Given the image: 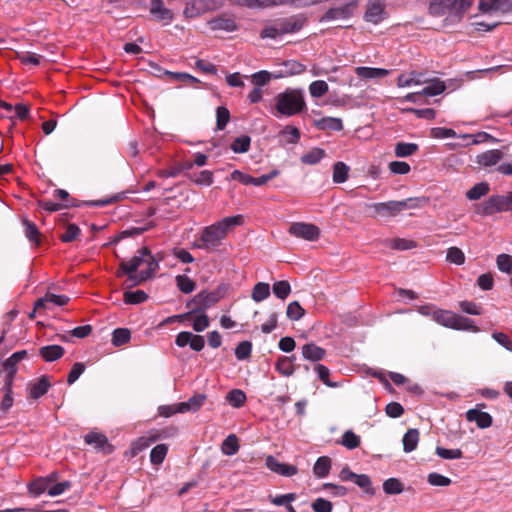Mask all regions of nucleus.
<instances>
[{"mask_svg": "<svg viewBox=\"0 0 512 512\" xmlns=\"http://www.w3.org/2000/svg\"><path fill=\"white\" fill-rule=\"evenodd\" d=\"M305 310L297 301H293L288 304L286 315L289 319L297 321L304 316Z\"/></svg>", "mask_w": 512, "mask_h": 512, "instance_id": "obj_49", "label": "nucleus"}, {"mask_svg": "<svg viewBox=\"0 0 512 512\" xmlns=\"http://www.w3.org/2000/svg\"><path fill=\"white\" fill-rule=\"evenodd\" d=\"M436 454L443 459H460L463 455L460 449H446L443 447H437Z\"/></svg>", "mask_w": 512, "mask_h": 512, "instance_id": "obj_59", "label": "nucleus"}, {"mask_svg": "<svg viewBox=\"0 0 512 512\" xmlns=\"http://www.w3.org/2000/svg\"><path fill=\"white\" fill-rule=\"evenodd\" d=\"M312 508L315 512H331L332 503L324 498H317L312 503Z\"/></svg>", "mask_w": 512, "mask_h": 512, "instance_id": "obj_64", "label": "nucleus"}, {"mask_svg": "<svg viewBox=\"0 0 512 512\" xmlns=\"http://www.w3.org/2000/svg\"><path fill=\"white\" fill-rule=\"evenodd\" d=\"M176 282H177L178 288L183 293H191L195 289L194 281L191 280L190 278H188L187 276H184V275L177 276Z\"/></svg>", "mask_w": 512, "mask_h": 512, "instance_id": "obj_58", "label": "nucleus"}, {"mask_svg": "<svg viewBox=\"0 0 512 512\" xmlns=\"http://www.w3.org/2000/svg\"><path fill=\"white\" fill-rule=\"evenodd\" d=\"M147 294L142 290L126 291L124 293V302L127 304H140L147 299Z\"/></svg>", "mask_w": 512, "mask_h": 512, "instance_id": "obj_50", "label": "nucleus"}, {"mask_svg": "<svg viewBox=\"0 0 512 512\" xmlns=\"http://www.w3.org/2000/svg\"><path fill=\"white\" fill-rule=\"evenodd\" d=\"M162 257L156 258L147 247L139 249L129 260H123L117 276L128 275L131 285L139 284L151 278L159 268V261Z\"/></svg>", "mask_w": 512, "mask_h": 512, "instance_id": "obj_1", "label": "nucleus"}, {"mask_svg": "<svg viewBox=\"0 0 512 512\" xmlns=\"http://www.w3.org/2000/svg\"><path fill=\"white\" fill-rule=\"evenodd\" d=\"M276 369L284 376H290L294 372V368L290 359L284 357L277 361Z\"/></svg>", "mask_w": 512, "mask_h": 512, "instance_id": "obj_60", "label": "nucleus"}, {"mask_svg": "<svg viewBox=\"0 0 512 512\" xmlns=\"http://www.w3.org/2000/svg\"><path fill=\"white\" fill-rule=\"evenodd\" d=\"M243 223L242 215L225 217L209 226H206L200 234L199 248L207 251H216L223 240L234 227Z\"/></svg>", "mask_w": 512, "mask_h": 512, "instance_id": "obj_2", "label": "nucleus"}, {"mask_svg": "<svg viewBox=\"0 0 512 512\" xmlns=\"http://www.w3.org/2000/svg\"><path fill=\"white\" fill-rule=\"evenodd\" d=\"M225 0H188L183 10L186 19H193L223 6Z\"/></svg>", "mask_w": 512, "mask_h": 512, "instance_id": "obj_8", "label": "nucleus"}, {"mask_svg": "<svg viewBox=\"0 0 512 512\" xmlns=\"http://www.w3.org/2000/svg\"><path fill=\"white\" fill-rule=\"evenodd\" d=\"M460 137L464 139L471 138L472 145H478L485 142L498 143L499 141L497 138L486 132H478L476 134H464L461 135Z\"/></svg>", "mask_w": 512, "mask_h": 512, "instance_id": "obj_37", "label": "nucleus"}, {"mask_svg": "<svg viewBox=\"0 0 512 512\" xmlns=\"http://www.w3.org/2000/svg\"><path fill=\"white\" fill-rule=\"evenodd\" d=\"M427 481L430 485L432 486H448L450 485L451 483V480L446 477V476H443L439 473H430L427 477Z\"/></svg>", "mask_w": 512, "mask_h": 512, "instance_id": "obj_61", "label": "nucleus"}, {"mask_svg": "<svg viewBox=\"0 0 512 512\" xmlns=\"http://www.w3.org/2000/svg\"><path fill=\"white\" fill-rule=\"evenodd\" d=\"M314 126L319 130L340 131L343 129L342 120L336 117H322L315 119Z\"/></svg>", "mask_w": 512, "mask_h": 512, "instance_id": "obj_24", "label": "nucleus"}, {"mask_svg": "<svg viewBox=\"0 0 512 512\" xmlns=\"http://www.w3.org/2000/svg\"><path fill=\"white\" fill-rule=\"evenodd\" d=\"M56 479V473H51L44 478H38L28 486L29 492L34 496H39L45 492L49 494L51 484L55 482Z\"/></svg>", "mask_w": 512, "mask_h": 512, "instance_id": "obj_19", "label": "nucleus"}, {"mask_svg": "<svg viewBox=\"0 0 512 512\" xmlns=\"http://www.w3.org/2000/svg\"><path fill=\"white\" fill-rule=\"evenodd\" d=\"M302 27V22L295 17L278 19L268 22L260 33L262 39H278L286 34H291L299 31Z\"/></svg>", "mask_w": 512, "mask_h": 512, "instance_id": "obj_5", "label": "nucleus"}, {"mask_svg": "<svg viewBox=\"0 0 512 512\" xmlns=\"http://www.w3.org/2000/svg\"><path fill=\"white\" fill-rule=\"evenodd\" d=\"M289 234L306 241H315L320 236V229L311 223L294 222L289 226Z\"/></svg>", "mask_w": 512, "mask_h": 512, "instance_id": "obj_11", "label": "nucleus"}, {"mask_svg": "<svg viewBox=\"0 0 512 512\" xmlns=\"http://www.w3.org/2000/svg\"><path fill=\"white\" fill-rule=\"evenodd\" d=\"M227 400L232 406L239 408L244 405L246 395L242 390L234 389L228 393Z\"/></svg>", "mask_w": 512, "mask_h": 512, "instance_id": "obj_52", "label": "nucleus"}, {"mask_svg": "<svg viewBox=\"0 0 512 512\" xmlns=\"http://www.w3.org/2000/svg\"><path fill=\"white\" fill-rule=\"evenodd\" d=\"M270 296V285L265 282H258L252 289L251 298L259 303Z\"/></svg>", "mask_w": 512, "mask_h": 512, "instance_id": "obj_34", "label": "nucleus"}, {"mask_svg": "<svg viewBox=\"0 0 512 512\" xmlns=\"http://www.w3.org/2000/svg\"><path fill=\"white\" fill-rule=\"evenodd\" d=\"M479 9L483 13L508 12L512 9V0H480Z\"/></svg>", "mask_w": 512, "mask_h": 512, "instance_id": "obj_17", "label": "nucleus"}, {"mask_svg": "<svg viewBox=\"0 0 512 512\" xmlns=\"http://www.w3.org/2000/svg\"><path fill=\"white\" fill-rule=\"evenodd\" d=\"M489 189L488 183L480 182L466 192V197L469 200H478L485 196L489 192Z\"/></svg>", "mask_w": 512, "mask_h": 512, "instance_id": "obj_38", "label": "nucleus"}, {"mask_svg": "<svg viewBox=\"0 0 512 512\" xmlns=\"http://www.w3.org/2000/svg\"><path fill=\"white\" fill-rule=\"evenodd\" d=\"M84 440L88 445L93 446L95 449L111 452V445L108 444L107 437L98 432H90L84 436Z\"/></svg>", "mask_w": 512, "mask_h": 512, "instance_id": "obj_23", "label": "nucleus"}, {"mask_svg": "<svg viewBox=\"0 0 512 512\" xmlns=\"http://www.w3.org/2000/svg\"><path fill=\"white\" fill-rule=\"evenodd\" d=\"M50 383L47 377H41L39 380L29 384V396L38 399L43 396L49 389Z\"/></svg>", "mask_w": 512, "mask_h": 512, "instance_id": "obj_28", "label": "nucleus"}, {"mask_svg": "<svg viewBox=\"0 0 512 512\" xmlns=\"http://www.w3.org/2000/svg\"><path fill=\"white\" fill-rule=\"evenodd\" d=\"M474 0H430L429 12L433 16L445 17L447 24L462 20Z\"/></svg>", "mask_w": 512, "mask_h": 512, "instance_id": "obj_3", "label": "nucleus"}, {"mask_svg": "<svg viewBox=\"0 0 512 512\" xmlns=\"http://www.w3.org/2000/svg\"><path fill=\"white\" fill-rule=\"evenodd\" d=\"M418 150V145L415 143L399 142L395 146V155L397 157H408L413 155Z\"/></svg>", "mask_w": 512, "mask_h": 512, "instance_id": "obj_42", "label": "nucleus"}, {"mask_svg": "<svg viewBox=\"0 0 512 512\" xmlns=\"http://www.w3.org/2000/svg\"><path fill=\"white\" fill-rule=\"evenodd\" d=\"M217 129L223 130L230 119V113L227 108L220 106L216 109Z\"/></svg>", "mask_w": 512, "mask_h": 512, "instance_id": "obj_57", "label": "nucleus"}, {"mask_svg": "<svg viewBox=\"0 0 512 512\" xmlns=\"http://www.w3.org/2000/svg\"><path fill=\"white\" fill-rule=\"evenodd\" d=\"M251 139L249 136L242 135L237 137L231 144L234 153H245L250 148Z\"/></svg>", "mask_w": 512, "mask_h": 512, "instance_id": "obj_44", "label": "nucleus"}, {"mask_svg": "<svg viewBox=\"0 0 512 512\" xmlns=\"http://www.w3.org/2000/svg\"><path fill=\"white\" fill-rule=\"evenodd\" d=\"M266 466L272 472L285 477H291L298 473V468L294 465L281 463L273 456L269 455L266 458Z\"/></svg>", "mask_w": 512, "mask_h": 512, "instance_id": "obj_16", "label": "nucleus"}, {"mask_svg": "<svg viewBox=\"0 0 512 512\" xmlns=\"http://www.w3.org/2000/svg\"><path fill=\"white\" fill-rule=\"evenodd\" d=\"M349 167L343 162L335 163L333 167V181L335 183H343L348 178Z\"/></svg>", "mask_w": 512, "mask_h": 512, "instance_id": "obj_43", "label": "nucleus"}, {"mask_svg": "<svg viewBox=\"0 0 512 512\" xmlns=\"http://www.w3.org/2000/svg\"><path fill=\"white\" fill-rule=\"evenodd\" d=\"M236 3L247 6L250 8L254 7H269L278 6L283 4H296L297 0H234Z\"/></svg>", "mask_w": 512, "mask_h": 512, "instance_id": "obj_25", "label": "nucleus"}, {"mask_svg": "<svg viewBox=\"0 0 512 512\" xmlns=\"http://www.w3.org/2000/svg\"><path fill=\"white\" fill-rule=\"evenodd\" d=\"M150 13L164 25L170 24L174 19L173 12L164 6L163 0H151Z\"/></svg>", "mask_w": 512, "mask_h": 512, "instance_id": "obj_13", "label": "nucleus"}, {"mask_svg": "<svg viewBox=\"0 0 512 512\" xmlns=\"http://www.w3.org/2000/svg\"><path fill=\"white\" fill-rule=\"evenodd\" d=\"M354 483L357 486H359L360 488H362L366 493H370V494L374 493L372 484H371V480L367 475H365V474L358 475L357 474L355 477Z\"/></svg>", "mask_w": 512, "mask_h": 512, "instance_id": "obj_63", "label": "nucleus"}, {"mask_svg": "<svg viewBox=\"0 0 512 512\" xmlns=\"http://www.w3.org/2000/svg\"><path fill=\"white\" fill-rule=\"evenodd\" d=\"M272 290L277 298L285 300L291 293V285L285 280L276 281L273 284Z\"/></svg>", "mask_w": 512, "mask_h": 512, "instance_id": "obj_39", "label": "nucleus"}, {"mask_svg": "<svg viewBox=\"0 0 512 512\" xmlns=\"http://www.w3.org/2000/svg\"><path fill=\"white\" fill-rule=\"evenodd\" d=\"M205 401L204 395H196L190 398L186 402H182L177 406L178 412H186V411H197Z\"/></svg>", "mask_w": 512, "mask_h": 512, "instance_id": "obj_33", "label": "nucleus"}, {"mask_svg": "<svg viewBox=\"0 0 512 512\" xmlns=\"http://www.w3.org/2000/svg\"><path fill=\"white\" fill-rule=\"evenodd\" d=\"M23 225L25 227L24 233L25 236L33 243L38 244L39 243V231L35 224L28 220H23Z\"/></svg>", "mask_w": 512, "mask_h": 512, "instance_id": "obj_56", "label": "nucleus"}, {"mask_svg": "<svg viewBox=\"0 0 512 512\" xmlns=\"http://www.w3.org/2000/svg\"><path fill=\"white\" fill-rule=\"evenodd\" d=\"M420 439V433L418 429L411 428L408 429V431L404 434L402 443H403V450L405 453H410L414 451L419 443Z\"/></svg>", "mask_w": 512, "mask_h": 512, "instance_id": "obj_27", "label": "nucleus"}, {"mask_svg": "<svg viewBox=\"0 0 512 512\" xmlns=\"http://www.w3.org/2000/svg\"><path fill=\"white\" fill-rule=\"evenodd\" d=\"M273 78V72L268 71H259L251 75V81L253 84L258 86V88L268 84Z\"/></svg>", "mask_w": 512, "mask_h": 512, "instance_id": "obj_53", "label": "nucleus"}, {"mask_svg": "<svg viewBox=\"0 0 512 512\" xmlns=\"http://www.w3.org/2000/svg\"><path fill=\"white\" fill-rule=\"evenodd\" d=\"M420 198H407L402 201H388L372 205L375 212L381 216H395L407 209H417L421 206Z\"/></svg>", "mask_w": 512, "mask_h": 512, "instance_id": "obj_6", "label": "nucleus"}, {"mask_svg": "<svg viewBox=\"0 0 512 512\" xmlns=\"http://www.w3.org/2000/svg\"><path fill=\"white\" fill-rule=\"evenodd\" d=\"M192 327L196 332H202L209 326V318L204 312L195 313L193 312V317L191 319Z\"/></svg>", "mask_w": 512, "mask_h": 512, "instance_id": "obj_41", "label": "nucleus"}, {"mask_svg": "<svg viewBox=\"0 0 512 512\" xmlns=\"http://www.w3.org/2000/svg\"><path fill=\"white\" fill-rule=\"evenodd\" d=\"M239 447L238 438L231 434L222 442L221 451L224 455L232 456L238 452Z\"/></svg>", "mask_w": 512, "mask_h": 512, "instance_id": "obj_35", "label": "nucleus"}, {"mask_svg": "<svg viewBox=\"0 0 512 512\" xmlns=\"http://www.w3.org/2000/svg\"><path fill=\"white\" fill-rule=\"evenodd\" d=\"M69 298L65 295H56L46 293L44 297L35 302V310L40 308H51V306H64L68 303Z\"/></svg>", "mask_w": 512, "mask_h": 512, "instance_id": "obj_21", "label": "nucleus"}, {"mask_svg": "<svg viewBox=\"0 0 512 512\" xmlns=\"http://www.w3.org/2000/svg\"><path fill=\"white\" fill-rule=\"evenodd\" d=\"M432 319L448 328L467 330L473 327L469 318L459 316L451 311L437 309L433 311Z\"/></svg>", "mask_w": 512, "mask_h": 512, "instance_id": "obj_7", "label": "nucleus"}, {"mask_svg": "<svg viewBox=\"0 0 512 512\" xmlns=\"http://www.w3.org/2000/svg\"><path fill=\"white\" fill-rule=\"evenodd\" d=\"M328 84L323 80L313 81L309 85V93L314 98H319L328 92Z\"/></svg>", "mask_w": 512, "mask_h": 512, "instance_id": "obj_47", "label": "nucleus"}, {"mask_svg": "<svg viewBox=\"0 0 512 512\" xmlns=\"http://www.w3.org/2000/svg\"><path fill=\"white\" fill-rule=\"evenodd\" d=\"M251 349H252V346H251L250 342L244 341V342L239 343L235 349L236 358L238 360H244V359L248 358L251 354Z\"/></svg>", "mask_w": 512, "mask_h": 512, "instance_id": "obj_62", "label": "nucleus"}, {"mask_svg": "<svg viewBox=\"0 0 512 512\" xmlns=\"http://www.w3.org/2000/svg\"><path fill=\"white\" fill-rule=\"evenodd\" d=\"M504 153L500 149H491L478 154L475 157V163L481 168H491L499 164L503 159Z\"/></svg>", "mask_w": 512, "mask_h": 512, "instance_id": "obj_12", "label": "nucleus"}, {"mask_svg": "<svg viewBox=\"0 0 512 512\" xmlns=\"http://www.w3.org/2000/svg\"><path fill=\"white\" fill-rule=\"evenodd\" d=\"M446 259L448 262L462 265L465 262V255L463 251L458 247H450L447 250Z\"/></svg>", "mask_w": 512, "mask_h": 512, "instance_id": "obj_51", "label": "nucleus"}, {"mask_svg": "<svg viewBox=\"0 0 512 512\" xmlns=\"http://www.w3.org/2000/svg\"><path fill=\"white\" fill-rule=\"evenodd\" d=\"M512 209V191L506 195H496L490 197L481 206L477 212L483 215H492L494 213L508 211Z\"/></svg>", "mask_w": 512, "mask_h": 512, "instance_id": "obj_9", "label": "nucleus"}, {"mask_svg": "<svg viewBox=\"0 0 512 512\" xmlns=\"http://www.w3.org/2000/svg\"><path fill=\"white\" fill-rule=\"evenodd\" d=\"M466 418L469 422H475L481 429L488 428L492 425V416L478 409H470L466 412Z\"/></svg>", "mask_w": 512, "mask_h": 512, "instance_id": "obj_22", "label": "nucleus"}, {"mask_svg": "<svg viewBox=\"0 0 512 512\" xmlns=\"http://www.w3.org/2000/svg\"><path fill=\"white\" fill-rule=\"evenodd\" d=\"M331 469V460L327 456H322L317 459L313 467V473L318 478L326 477Z\"/></svg>", "mask_w": 512, "mask_h": 512, "instance_id": "obj_32", "label": "nucleus"}, {"mask_svg": "<svg viewBox=\"0 0 512 512\" xmlns=\"http://www.w3.org/2000/svg\"><path fill=\"white\" fill-rule=\"evenodd\" d=\"M302 355L307 360L319 361L324 358L325 350L314 343H309L302 347Z\"/></svg>", "mask_w": 512, "mask_h": 512, "instance_id": "obj_31", "label": "nucleus"}, {"mask_svg": "<svg viewBox=\"0 0 512 512\" xmlns=\"http://www.w3.org/2000/svg\"><path fill=\"white\" fill-rule=\"evenodd\" d=\"M131 337V333L126 328H118L112 334V343L114 346H121L126 344Z\"/></svg>", "mask_w": 512, "mask_h": 512, "instance_id": "obj_48", "label": "nucleus"}, {"mask_svg": "<svg viewBox=\"0 0 512 512\" xmlns=\"http://www.w3.org/2000/svg\"><path fill=\"white\" fill-rule=\"evenodd\" d=\"M279 141L282 144H296L298 143L301 134L297 127L287 125L279 132Z\"/></svg>", "mask_w": 512, "mask_h": 512, "instance_id": "obj_26", "label": "nucleus"}, {"mask_svg": "<svg viewBox=\"0 0 512 512\" xmlns=\"http://www.w3.org/2000/svg\"><path fill=\"white\" fill-rule=\"evenodd\" d=\"M306 107L304 92L299 88H287L275 96L276 115L292 117L300 114Z\"/></svg>", "mask_w": 512, "mask_h": 512, "instance_id": "obj_4", "label": "nucleus"}, {"mask_svg": "<svg viewBox=\"0 0 512 512\" xmlns=\"http://www.w3.org/2000/svg\"><path fill=\"white\" fill-rule=\"evenodd\" d=\"M209 28L213 31L233 32L238 29V26L232 17L218 16L207 22Z\"/></svg>", "mask_w": 512, "mask_h": 512, "instance_id": "obj_18", "label": "nucleus"}, {"mask_svg": "<svg viewBox=\"0 0 512 512\" xmlns=\"http://www.w3.org/2000/svg\"><path fill=\"white\" fill-rule=\"evenodd\" d=\"M168 452V446L166 444L156 445L150 453V460L153 465H160Z\"/></svg>", "mask_w": 512, "mask_h": 512, "instance_id": "obj_40", "label": "nucleus"}, {"mask_svg": "<svg viewBox=\"0 0 512 512\" xmlns=\"http://www.w3.org/2000/svg\"><path fill=\"white\" fill-rule=\"evenodd\" d=\"M326 153L321 148H313L301 157V162L308 165H315L320 162Z\"/></svg>", "mask_w": 512, "mask_h": 512, "instance_id": "obj_36", "label": "nucleus"}, {"mask_svg": "<svg viewBox=\"0 0 512 512\" xmlns=\"http://www.w3.org/2000/svg\"><path fill=\"white\" fill-rule=\"evenodd\" d=\"M358 77L364 80H375L387 77L390 71L384 68L358 66L355 68Z\"/></svg>", "mask_w": 512, "mask_h": 512, "instance_id": "obj_20", "label": "nucleus"}, {"mask_svg": "<svg viewBox=\"0 0 512 512\" xmlns=\"http://www.w3.org/2000/svg\"><path fill=\"white\" fill-rule=\"evenodd\" d=\"M340 444L346 447L347 449H355L360 445V437L356 435L354 432L348 430L343 434L340 440Z\"/></svg>", "mask_w": 512, "mask_h": 512, "instance_id": "obj_45", "label": "nucleus"}, {"mask_svg": "<svg viewBox=\"0 0 512 512\" xmlns=\"http://www.w3.org/2000/svg\"><path fill=\"white\" fill-rule=\"evenodd\" d=\"M213 173L209 170H203L198 174L191 176V180L197 185L210 186L213 183Z\"/></svg>", "mask_w": 512, "mask_h": 512, "instance_id": "obj_54", "label": "nucleus"}, {"mask_svg": "<svg viewBox=\"0 0 512 512\" xmlns=\"http://www.w3.org/2000/svg\"><path fill=\"white\" fill-rule=\"evenodd\" d=\"M39 354L47 362L55 361L61 358L64 354V349L60 345H48L39 349Z\"/></svg>", "mask_w": 512, "mask_h": 512, "instance_id": "obj_29", "label": "nucleus"}, {"mask_svg": "<svg viewBox=\"0 0 512 512\" xmlns=\"http://www.w3.org/2000/svg\"><path fill=\"white\" fill-rule=\"evenodd\" d=\"M496 264L501 272L512 273V256L509 254H500L497 256Z\"/></svg>", "mask_w": 512, "mask_h": 512, "instance_id": "obj_55", "label": "nucleus"}, {"mask_svg": "<svg viewBox=\"0 0 512 512\" xmlns=\"http://www.w3.org/2000/svg\"><path fill=\"white\" fill-rule=\"evenodd\" d=\"M280 66V69L273 71L274 79L299 75L305 71V66L295 60L285 61Z\"/></svg>", "mask_w": 512, "mask_h": 512, "instance_id": "obj_14", "label": "nucleus"}, {"mask_svg": "<svg viewBox=\"0 0 512 512\" xmlns=\"http://www.w3.org/2000/svg\"><path fill=\"white\" fill-rule=\"evenodd\" d=\"M425 87L421 90L423 96H436L445 91L446 85L439 79H428V83H424Z\"/></svg>", "mask_w": 512, "mask_h": 512, "instance_id": "obj_30", "label": "nucleus"}, {"mask_svg": "<svg viewBox=\"0 0 512 512\" xmlns=\"http://www.w3.org/2000/svg\"><path fill=\"white\" fill-rule=\"evenodd\" d=\"M383 490L389 495L400 494L403 491V484L397 478H389L383 483Z\"/></svg>", "mask_w": 512, "mask_h": 512, "instance_id": "obj_46", "label": "nucleus"}, {"mask_svg": "<svg viewBox=\"0 0 512 512\" xmlns=\"http://www.w3.org/2000/svg\"><path fill=\"white\" fill-rule=\"evenodd\" d=\"M385 0H367L364 20L372 24H379L387 18Z\"/></svg>", "mask_w": 512, "mask_h": 512, "instance_id": "obj_10", "label": "nucleus"}, {"mask_svg": "<svg viewBox=\"0 0 512 512\" xmlns=\"http://www.w3.org/2000/svg\"><path fill=\"white\" fill-rule=\"evenodd\" d=\"M424 83H428V78L417 71L400 74L397 78V86L400 88L420 86Z\"/></svg>", "mask_w": 512, "mask_h": 512, "instance_id": "obj_15", "label": "nucleus"}]
</instances>
